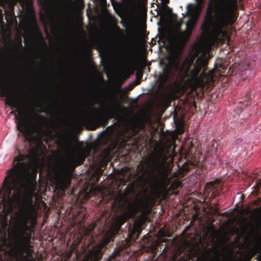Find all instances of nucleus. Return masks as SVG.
<instances>
[{"label":"nucleus","instance_id":"f8f14e48","mask_svg":"<svg viewBox=\"0 0 261 261\" xmlns=\"http://www.w3.org/2000/svg\"><path fill=\"white\" fill-rule=\"evenodd\" d=\"M198 167L202 169L204 168V165L202 163H196V164H195L193 162L188 160L182 165L181 168L179 169V171L182 174L181 176L183 177L185 174L191 169Z\"/></svg>","mask_w":261,"mask_h":261},{"label":"nucleus","instance_id":"f257e3e1","mask_svg":"<svg viewBox=\"0 0 261 261\" xmlns=\"http://www.w3.org/2000/svg\"><path fill=\"white\" fill-rule=\"evenodd\" d=\"M185 45H170L169 62L163 68L162 73L159 75V81L161 86L164 85L173 76L183 73L188 75L189 73L193 80H197L202 85L209 84L213 82V73L212 71L206 72L208 62L202 58H198L193 65L195 57L193 56L186 58L179 64L181 55Z\"/></svg>","mask_w":261,"mask_h":261},{"label":"nucleus","instance_id":"dca6fc26","mask_svg":"<svg viewBox=\"0 0 261 261\" xmlns=\"http://www.w3.org/2000/svg\"><path fill=\"white\" fill-rule=\"evenodd\" d=\"M60 4L62 8L64 10L68 9L71 4L72 3V0H59Z\"/></svg>","mask_w":261,"mask_h":261},{"label":"nucleus","instance_id":"72a5a7b5","mask_svg":"<svg viewBox=\"0 0 261 261\" xmlns=\"http://www.w3.org/2000/svg\"><path fill=\"white\" fill-rule=\"evenodd\" d=\"M106 153V154H107V155H109V153L108 152H107V151Z\"/></svg>","mask_w":261,"mask_h":261},{"label":"nucleus","instance_id":"423d86ee","mask_svg":"<svg viewBox=\"0 0 261 261\" xmlns=\"http://www.w3.org/2000/svg\"><path fill=\"white\" fill-rule=\"evenodd\" d=\"M28 218L21 221L19 231L14 240L12 252L16 261H36L33 254L34 251L31 245L32 234L28 226Z\"/></svg>","mask_w":261,"mask_h":261},{"label":"nucleus","instance_id":"2f4dec72","mask_svg":"<svg viewBox=\"0 0 261 261\" xmlns=\"http://www.w3.org/2000/svg\"><path fill=\"white\" fill-rule=\"evenodd\" d=\"M193 7V6H192V5H191V4H189V5H188V9H189V7Z\"/></svg>","mask_w":261,"mask_h":261},{"label":"nucleus","instance_id":"ddd939ff","mask_svg":"<svg viewBox=\"0 0 261 261\" xmlns=\"http://www.w3.org/2000/svg\"><path fill=\"white\" fill-rule=\"evenodd\" d=\"M85 160V156L82 153H78L76 155H71L69 162L74 168L83 164Z\"/></svg>","mask_w":261,"mask_h":261},{"label":"nucleus","instance_id":"20e7f679","mask_svg":"<svg viewBox=\"0 0 261 261\" xmlns=\"http://www.w3.org/2000/svg\"><path fill=\"white\" fill-rule=\"evenodd\" d=\"M237 7L238 0H223L220 7L213 16V6L210 4L201 29L211 33L215 39L221 37L225 34L228 25L233 23V12Z\"/></svg>","mask_w":261,"mask_h":261},{"label":"nucleus","instance_id":"6ab92c4d","mask_svg":"<svg viewBox=\"0 0 261 261\" xmlns=\"http://www.w3.org/2000/svg\"><path fill=\"white\" fill-rule=\"evenodd\" d=\"M141 230L140 227L135 226L133 228L131 232L129 233V236L132 238L134 236H136L137 238H138L139 234H140Z\"/></svg>","mask_w":261,"mask_h":261},{"label":"nucleus","instance_id":"f3484780","mask_svg":"<svg viewBox=\"0 0 261 261\" xmlns=\"http://www.w3.org/2000/svg\"><path fill=\"white\" fill-rule=\"evenodd\" d=\"M205 0H196V5L194 6L195 10L197 12V15L200 13L202 6Z\"/></svg>","mask_w":261,"mask_h":261},{"label":"nucleus","instance_id":"58836bf2","mask_svg":"<svg viewBox=\"0 0 261 261\" xmlns=\"http://www.w3.org/2000/svg\"><path fill=\"white\" fill-rule=\"evenodd\" d=\"M165 249H166L165 248H164L163 251H165Z\"/></svg>","mask_w":261,"mask_h":261},{"label":"nucleus","instance_id":"4be33fe9","mask_svg":"<svg viewBox=\"0 0 261 261\" xmlns=\"http://www.w3.org/2000/svg\"><path fill=\"white\" fill-rule=\"evenodd\" d=\"M122 25L124 28L126 29H128V28H133L134 27V24L130 20H128L127 22L122 21Z\"/></svg>","mask_w":261,"mask_h":261},{"label":"nucleus","instance_id":"7c9ffc66","mask_svg":"<svg viewBox=\"0 0 261 261\" xmlns=\"http://www.w3.org/2000/svg\"><path fill=\"white\" fill-rule=\"evenodd\" d=\"M216 260H217V261H220V259H219V257H217L216 258Z\"/></svg>","mask_w":261,"mask_h":261},{"label":"nucleus","instance_id":"4468645a","mask_svg":"<svg viewBox=\"0 0 261 261\" xmlns=\"http://www.w3.org/2000/svg\"><path fill=\"white\" fill-rule=\"evenodd\" d=\"M23 8L25 12V17L26 19H30L34 16V9L32 4L29 1H25L24 3Z\"/></svg>","mask_w":261,"mask_h":261},{"label":"nucleus","instance_id":"aec40b11","mask_svg":"<svg viewBox=\"0 0 261 261\" xmlns=\"http://www.w3.org/2000/svg\"><path fill=\"white\" fill-rule=\"evenodd\" d=\"M110 19L112 22L115 25L116 31L121 34L122 33V30L120 28V27L117 26L118 21L116 17L114 15H110Z\"/></svg>","mask_w":261,"mask_h":261},{"label":"nucleus","instance_id":"412c9836","mask_svg":"<svg viewBox=\"0 0 261 261\" xmlns=\"http://www.w3.org/2000/svg\"><path fill=\"white\" fill-rule=\"evenodd\" d=\"M58 144L63 147H66L69 145V142L63 138H60L58 141Z\"/></svg>","mask_w":261,"mask_h":261},{"label":"nucleus","instance_id":"39448f33","mask_svg":"<svg viewBox=\"0 0 261 261\" xmlns=\"http://www.w3.org/2000/svg\"><path fill=\"white\" fill-rule=\"evenodd\" d=\"M169 149L166 146H162L156 150L151 164L154 185L166 195L169 194L168 186L170 184V179L168 177L169 170L166 167L170 154Z\"/></svg>","mask_w":261,"mask_h":261},{"label":"nucleus","instance_id":"7ed1b4c3","mask_svg":"<svg viewBox=\"0 0 261 261\" xmlns=\"http://www.w3.org/2000/svg\"><path fill=\"white\" fill-rule=\"evenodd\" d=\"M22 155L15 158L17 163L7 171L2 188L0 190V218L3 214L10 212L13 208L14 202L12 193L13 191H19L23 184L25 175L29 170V166L24 162Z\"/></svg>","mask_w":261,"mask_h":261},{"label":"nucleus","instance_id":"9b49d317","mask_svg":"<svg viewBox=\"0 0 261 261\" xmlns=\"http://www.w3.org/2000/svg\"><path fill=\"white\" fill-rule=\"evenodd\" d=\"M8 49L12 59L15 61H18L20 58L22 50L24 49L21 39L19 38L17 41H14L13 45L9 44Z\"/></svg>","mask_w":261,"mask_h":261},{"label":"nucleus","instance_id":"c85d7f7f","mask_svg":"<svg viewBox=\"0 0 261 261\" xmlns=\"http://www.w3.org/2000/svg\"><path fill=\"white\" fill-rule=\"evenodd\" d=\"M142 217H143L144 219L146 218V216L145 214H142Z\"/></svg>","mask_w":261,"mask_h":261},{"label":"nucleus","instance_id":"b1692460","mask_svg":"<svg viewBox=\"0 0 261 261\" xmlns=\"http://www.w3.org/2000/svg\"><path fill=\"white\" fill-rule=\"evenodd\" d=\"M165 8L167 9L169 13H171L172 12V9L169 8L167 5H165Z\"/></svg>","mask_w":261,"mask_h":261},{"label":"nucleus","instance_id":"e433bc0d","mask_svg":"<svg viewBox=\"0 0 261 261\" xmlns=\"http://www.w3.org/2000/svg\"><path fill=\"white\" fill-rule=\"evenodd\" d=\"M215 211H216V212H217V211H218V210H217V208H216Z\"/></svg>","mask_w":261,"mask_h":261},{"label":"nucleus","instance_id":"0eeeda50","mask_svg":"<svg viewBox=\"0 0 261 261\" xmlns=\"http://www.w3.org/2000/svg\"><path fill=\"white\" fill-rule=\"evenodd\" d=\"M195 18H190L186 23L185 31L176 30L167 37L170 45H186L196 24Z\"/></svg>","mask_w":261,"mask_h":261},{"label":"nucleus","instance_id":"393cba45","mask_svg":"<svg viewBox=\"0 0 261 261\" xmlns=\"http://www.w3.org/2000/svg\"><path fill=\"white\" fill-rule=\"evenodd\" d=\"M250 99H251L250 95H249V94L246 95V97H245V100L249 101V100H250Z\"/></svg>","mask_w":261,"mask_h":261},{"label":"nucleus","instance_id":"cd10ccee","mask_svg":"<svg viewBox=\"0 0 261 261\" xmlns=\"http://www.w3.org/2000/svg\"><path fill=\"white\" fill-rule=\"evenodd\" d=\"M132 207H133V208L134 211H136V210L138 208V207L136 205H132Z\"/></svg>","mask_w":261,"mask_h":261},{"label":"nucleus","instance_id":"5701e85b","mask_svg":"<svg viewBox=\"0 0 261 261\" xmlns=\"http://www.w3.org/2000/svg\"><path fill=\"white\" fill-rule=\"evenodd\" d=\"M41 112L45 113H46L47 114L50 115H53L54 114V113L53 112V111H51L49 109V107L48 106L46 107L44 109H43L41 111Z\"/></svg>","mask_w":261,"mask_h":261},{"label":"nucleus","instance_id":"f704fd0d","mask_svg":"<svg viewBox=\"0 0 261 261\" xmlns=\"http://www.w3.org/2000/svg\"><path fill=\"white\" fill-rule=\"evenodd\" d=\"M206 161L208 160V158L207 156L206 157Z\"/></svg>","mask_w":261,"mask_h":261},{"label":"nucleus","instance_id":"473e14b6","mask_svg":"<svg viewBox=\"0 0 261 261\" xmlns=\"http://www.w3.org/2000/svg\"><path fill=\"white\" fill-rule=\"evenodd\" d=\"M211 164H215V161H214V162L212 161V162H211Z\"/></svg>","mask_w":261,"mask_h":261},{"label":"nucleus","instance_id":"a878e982","mask_svg":"<svg viewBox=\"0 0 261 261\" xmlns=\"http://www.w3.org/2000/svg\"><path fill=\"white\" fill-rule=\"evenodd\" d=\"M261 186V181L260 180H258L256 184V187L257 188H259Z\"/></svg>","mask_w":261,"mask_h":261},{"label":"nucleus","instance_id":"2eb2a0df","mask_svg":"<svg viewBox=\"0 0 261 261\" xmlns=\"http://www.w3.org/2000/svg\"><path fill=\"white\" fill-rule=\"evenodd\" d=\"M180 186V181L177 180H174L171 184H170V186L168 188L169 193L171 192L174 194L175 191L177 190Z\"/></svg>","mask_w":261,"mask_h":261},{"label":"nucleus","instance_id":"bb28decb","mask_svg":"<svg viewBox=\"0 0 261 261\" xmlns=\"http://www.w3.org/2000/svg\"><path fill=\"white\" fill-rule=\"evenodd\" d=\"M91 228H90V231H92V230L94 229V228H95V224H91Z\"/></svg>","mask_w":261,"mask_h":261},{"label":"nucleus","instance_id":"f03ea898","mask_svg":"<svg viewBox=\"0 0 261 261\" xmlns=\"http://www.w3.org/2000/svg\"><path fill=\"white\" fill-rule=\"evenodd\" d=\"M128 216L126 214H122L118 216L111 224L110 228L103 236V243L98 246H93L91 249L87 248L86 245L83 244V237L80 234L76 236L73 241L71 247V251L69 255L73 253H75V258L77 261H99L102 257V249L105 245L110 242H113L115 236L119 231L122 225L127 221ZM75 236H74V238ZM129 246V242H126L121 250H116L113 252L107 261H120V252L122 249H124Z\"/></svg>","mask_w":261,"mask_h":261},{"label":"nucleus","instance_id":"6e6552de","mask_svg":"<svg viewBox=\"0 0 261 261\" xmlns=\"http://www.w3.org/2000/svg\"><path fill=\"white\" fill-rule=\"evenodd\" d=\"M117 109V107L114 103V101L111 99L105 106L102 113L96 114L95 115L90 116L87 119L88 121H101L109 119L116 114Z\"/></svg>","mask_w":261,"mask_h":261},{"label":"nucleus","instance_id":"1a4fd4ad","mask_svg":"<svg viewBox=\"0 0 261 261\" xmlns=\"http://www.w3.org/2000/svg\"><path fill=\"white\" fill-rule=\"evenodd\" d=\"M72 178V174L70 172L66 170L59 172L55 177L57 188L65 192L70 186Z\"/></svg>","mask_w":261,"mask_h":261},{"label":"nucleus","instance_id":"c756f323","mask_svg":"<svg viewBox=\"0 0 261 261\" xmlns=\"http://www.w3.org/2000/svg\"><path fill=\"white\" fill-rule=\"evenodd\" d=\"M103 66L105 68H106L107 67V65L106 64H103Z\"/></svg>","mask_w":261,"mask_h":261},{"label":"nucleus","instance_id":"4c0bfd02","mask_svg":"<svg viewBox=\"0 0 261 261\" xmlns=\"http://www.w3.org/2000/svg\"><path fill=\"white\" fill-rule=\"evenodd\" d=\"M91 243H92V242H93V240L92 239H91Z\"/></svg>","mask_w":261,"mask_h":261},{"label":"nucleus","instance_id":"a211bd4d","mask_svg":"<svg viewBox=\"0 0 261 261\" xmlns=\"http://www.w3.org/2000/svg\"><path fill=\"white\" fill-rule=\"evenodd\" d=\"M125 192L127 195L129 194H134L135 193V184L134 183L128 184V186L126 188Z\"/></svg>","mask_w":261,"mask_h":261},{"label":"nucleus","instance_id":"9d476101","mask_svg":"<svg viewBox=\"0 0 261 261\" xmlns=\"http://www.w3.org/2000/svg\"><path fill=\"white\" fill-rule=\"evenodd\" d=\"M222 187L218 180L207 182L204 187V193L210 198H214L221 195Z\"/></svg>","mask_w":261,"mask_h":261},{"label":"nucleus","instance_id":"c9c22d12","mask_svg":"<svg viewBox=\"0 0 261 261\" xmlns=\"http://www.w3.org/2000/svg\"><path fill=\"white\" fill-rule=\"evenodd\" d=\"M123 1H129L130 0H123Z\"/></svg>","mask_w":261,"mask_h":261}]
</instances>
